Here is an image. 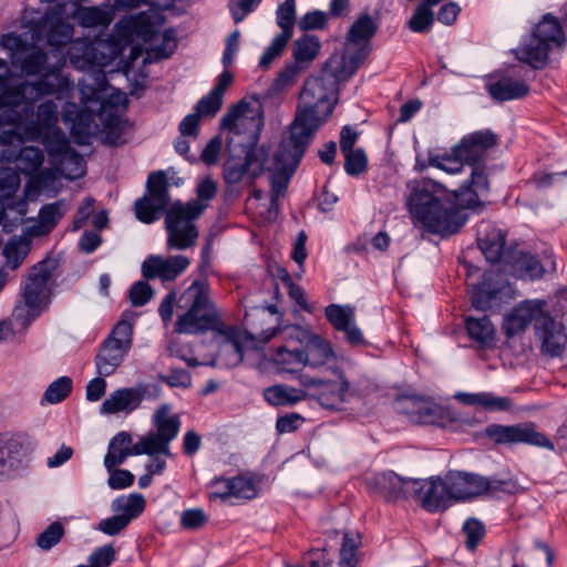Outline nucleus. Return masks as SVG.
Returning <instances> with one entry per match:
<instances>
[{"instance_id": "f257e3e1", "label": "nucleus", "mask_w": 567, "mask_h": 567, "mask_svg": "<svg viewBox=\"0 0 567 567\" xmlns=\"http://www.w3.org/2000/svg\"><path fill=\"white\" fill-rule=\"evenodd\" d=\"M405 208L414 225L442 239L460 234L470 219L454 189L429 177L408 181Z\"/></svg>"}, {"instance_id": "f03ea898", "label": "nucleus", "mask_w": 567, "mask_h": 567, "mask_svg": "<svg viewBox=\"0 0 567 567\" xmlns=\"http://www.w3.org/2000/svg\"><path fill=\"white\" fill-rule=\"evenodd\" d=\"M334 109H326L324 115L318 109H297L289 125V137L284 140L275 154L278 171L270 178V203L276 205L278 198L287 192L288 184L297 171L316 132L326 123Z\"/></svg>"}, {"instance_id": "7ed1b4c3", "label": "nucleus", "mask_w": 567, "mask_h": 567, "mask_svg": "<svg viewBox=\"0 0 567 567\" xmlns=\"http://www.w3.org/2000/svg\"><path fill=\"white\" fill-rule=\"evenodd\" d=\"M249 115L256 128L254 141L246 147L244 161L235 157L225 161L223 165V179L225 184L230 185L245 182L247 185L252 186L256 179L265 172L266 153L262 148H257L259 133L264 126V109H229V112L220 121V128L239 134L241 132L239 122Z\"/></svg>"}, {"instance_id": "20e7f679", "label": "nucleus", "mask_w": 567, "mask_h": 567, "mask_svg": "<svg viewBox=\"0 0 567 567\" xmlns=\"http://www.w3.org/2000/svg\"><path fill=\"white\" fill-rule=\"evenodd\" d=\"M210 244H206L200 250L198 264L199 279L185 289L181 296V302L185 301L188 309L178 316L175 322V331L184 334H198L213 330L219 322L215 307L209 297V284L207 269L210 267Z\"/></svg>"}, {"instance_id": "39448f33", "label": "nucleus", "mask_w": 567, "mask_h": 567, "mask_svg": "<svg viewBox=\"0 0 567 567\" xmlns=\"http://www.w3.org/2000/svg\"><path fill=\"white\" fill-rule=\"evenodd\" d=\"M72 83L59 72L47 74L41 81L13 83L12 73L6 60L0 58V106H31L33 102L53 95L56 100L68 97Z\"/></svg>"}, {"instance_id": "423d86ee", "label": "nucleus", "mask_w": 567, "mask_h": 567, "mask_svg": "<svg viewBox=\"0 0 567 567\" xmlns=\"http://www.w3.org/2000/svg\"><path fill=\"white\" fill-rule=\"evenodd\" d=\"M498 141V135L491 128L467 133L449 152L431 153L430 164L449 174L460 173L465 165L487 162L488 153Z\"/></svg>"}, {"instance_id": "0eeeda50", "label": "nucleus", "mask_w": 567, "mask_h": 567, "mask_svg": "<svg viewBox=\"0 0 567 567\" xmlns=\"http://www.w3.org/2000/svg\"><path fill=\"white\" fill-rule=\"evenodd\" d=\"M565 35L560 19L553 13H545L515 50V56L534 70H543L549 63V54L553 50L566 48Z\"/></svg>"}, {"instance_id": "6e6552de", "label": "nucleus", "mask_w": 567, "mask_h": 567, "mask_svg": "<svg viewBox=\"0 0 567 567\" xmlns=\"http://www.w3.org/2000/svg\"><path fill=\"white\" fill-rule=\"evenodd\" d=\"M55 268L54 260L43 259L31 267L25 282L21 285L22 301L16 305L12 317L22 328H29L48 308L50 298L42 293Z\"/></svg>"}, {"instance_id": "1a4fd4ad", "label": "nucleus", "mask_w": 567, "mask_h": 567, "mask_svg": "<svg viewBox=\"0 0 567 567\" xmlns=\"http://www.w3.org/2000/svg\"><path fill=\"white\" fill-rule=\"evenodd\" d=\"M515 297V291L505 272L488 269L472 286L471 303L480 311H501Z\"/></svg>"}, {"instance_id": "9d476101", "label": "nucleus", "mask_w": 567, "mask_h": 567, "mask_svg": "<svg viewBox=\"0 0 567 567\" xmlns=\"http://www.w3.org/2000/svg\"><path fill=\"white\" fill-rule=\"evenodd\" d=\"M132 346L133 324L122 319L115 323L109 336L100 343L99 352L94 358L97 374L112 375L123 363Z\"/></svg>"}, {"instance_id": "9b49d317", "label": "nucleus", "mask_w": 567, "mask_h": 567, "mask_svg": "<svg viewBox=\"0 0 567 567\" xmlns=\"http://www.w3.org/2000/svg\"><path fill=\"white\" fill-rule=\"evenodd\" d=\"M467 166L471 167L468 177L454 192L465 213L480 214L485 207L482 197H486L491 192L489 178L496 172L503 171L504 166L491 161Z\"/></svg>"}, {"instance_id": "f8f14e48", "label": "nucleus", "mask_w": 567, "mask_h": 567, "mask_svg": "<svg viewBox=\"0 0 567 567\" xmlns=\"http://www.w3.org/2000/svg\"><path fill=\"white\" fill-rule=\"evenodd\" d=\"M169 183L165 171H154L147 176L146 192L135 202L136 218L144 224L159 219L161 214L169 206Z\"/></svg>"}, {"instance_id": "ddd939ff", "label": "nucleus", "mask_w": 567, "mask_h": 567, "mask_svg": "<svg viewBox=\"0 0 567 567\" xmlns=\"http://www.w3.org/2000/svg\"><path fill=\"white\" fill-rule=\"evenodd\" d=\"M484 436L498 445H530L554 450V443L544 433L538 432L533 422H520L512 425L488 424Z\"/></svg>"}, {"instance_id": "4468645a", "label": "nucleus", "mask_w": 567, "mask_h": 567, "mask_svg": "<svg viewBox=\"0 0 567 567\" xmlns=\"http://www.w3.org/2000/svg\"><path fill=\"white\" fill-rule=\"evenodd\" d=\"M78 91L84 105L96 102L100 106H127L128 103L127 95L110 85L101 69L80 79Z\"/></svg>"}, {"instance_id": "2eb2a0df", "label": "nucleus", "mask_w": 567, "mask_h": 567, "mask_svg": "<svg viewBox=\"0 0 567 567\" xmlns=\"http://www.w3.org/2000/svg\"><path fill=\"white\" fill-rule=\"evenodd\" d=\"M412 493L420 506L431 514L444 513L454 505L447 473L444 477L432 476L427 481L414 478Z\"/></svg>"}, {"instance_id": "dca6fc26", "label": "nucleus", "mask_w": 567, "mask_h": 567, "mask_svg": "<svg viewBox=\"0 0 567 567\" xmlns=\"http://www.w3.org/2000/svg\"><path fill=\"white\" fill-rule=\"evenodd\" d=\"M334 380L321 378H311L308 382L310 386L316 388V398L321 406L328 410H341L350 390V383L341 369L336 368Z\"/></svg>"}, {"instance_id": "f3484780", "label": "nucleus", "mask_w": 567, "mask_h": 567, "mask_svg": "<svg viewBox=\"0 0 567 567\" xmlns=\"http://www.w3.org/2000/svg\"><path fill=\"white\" fill-rule=\"evenodd\" d=\"M414 478H405L393 471L374 474L368 487L372 494L379 495L389 503L408 499L412 494Z\"/></svg>"}, {"instance_id": "a211bd4d", "label": "nucleus", "mask_w": 567, "mask_h": 567, "mask_svg": "<svg viewBox=\"0 0 567 567\" xmlns=\"http://www.w3.org/2000/svg\"><path fill=\"white\" fill-rule=\"evenodd\" d=\"M64 121L72 120L70 133L78 145L85 146L99 137L100 112L96 109H62Z\"/></svg>"}, {"instance_id": "6ab92c4d", "label": "nucleus", "mask_w": 567, "mask_h": 567, "mask_svg": "<svg viewBox=\"0 0 567 567\" xmlns=\"http://www.w3.org/2000/svg\"><path fill=\"white\" fill-rule=\"evenodd\" d=\"M302 106H336L339 101V85L323 73L306 80L300 93Z\"/></svg>"}, {"instance_id": "aec40b11", "label": "nucleus", "mask_w": 567, "mask_h": 567, "mask_svg": "<svg viewBox=\"0 0 567 567\" xmlns=\"http://www.w3.org/2000/svg\"><path fill=\"white\" fill-rule=\"evenodd\" d=\"M447 482L452 489L454 504L471 502L486 494V477L476 473L450 470Z\"/></svg>"}, {"instance_id": "412c9836", "label": "nucleus", "mask_w": 567, "mask_h": 567, "mask_svg": "<svg viewBox=\"0 0 567 567\" xmlns=\"http://www.w3.org/2000/svg\"><path fill=\"white\" fill-rule=\"evenodd\" d=\"M320 48V41L316 35L305 34L297 39L292 47V55L296 62L287 64L279 72L274 82V87L278 90L289 84L299 72L298 64L312 61L318 55Z\"/></svg>"}, {"instance_id": "4be33fe9", "label": "nucleus", "mask_w": 567, "mask_h": 567, "mask_svg": "<svg viewBox=\"0 0 567 567\" xmlns=\"http://www.w3.org/2000/svg\"><path fill=\"white\" fill-rule=\"evenodd\" d=\"M369 55V48L361 47L353 53L334 52L324 63L321 73L336 80V84L350 79Z\"/></svg>"}, {"instance_id": "5701e85b", "label": "nucleus", "mask_w": 567, "mask_h": 567, "mask_svg": "<svg viewBox=\"0 0 567 567\" xmlns=\"http://www.w3.org/2000/svg\"><path fill=\"white\" fill-rule=\"evenodd\" d=\"M477 245L485 259L491 264L503 262L506 265V256L509 247H506V233L487 223L477 231Z\"/></svg>"}, {"instance_id": "b1692460", "label": "nucleus", "mask_w": 567, "mask_h": 567, "mask_svg": "<svg viewBox=\"0 0 567 567\" xmlns=\"http://www.w3.org/2000/svg\"><path fill=\"white\" fill-rule=\"evenodd\" d=\"M505 269L515 278L524 280L540 279L545 272V266L537 256L516 247H509Z\"/></svg>"}, {"instance_id": "393cba45", "label": "nucleus", "mask_w": 567, "mask_h": 567, "mask_svg": "<svg viewBox=\"0 0 567 567\" xmlns=\"http://www.w3.org/2000/svg\"><path fill=\"white\" fill-rule=\"evenodd\" d=\"M561 326L546 313L537 319L535 323V336L542 342V352L550 357H559L565 350L567 336L563 332Z\"/></svg>"}, {"instance_id": "a878e982", "label": "nucleus", "mask_w": 567, "mask_h": 567, "mask_svg": "<svg viewBox=\"0 0 567 567\" xmlns=\"http://www.w3.org/2000/svg\"><path fill=\"white\" fill-rule=\"evenodd\" d=\"M100 112V141L107 146L116 147L125 141L122 138L128 120L118 111H127L128 109H96Z\"/></svg>"}, {"instance_id": "bb28decb", "label": "nucleus", "mask_w": 567, "mask_h": 567, "mask_svg": "<svg viewBox=\"0 0 567 567\" xmlns=\"http://www.w3.org/2000/svg\"><path fill=\"white\" fill-rule=\"evenodd\" d=\"M42 144L54 163L69 161L78 165L83 162L81 154L70 145V141L59 126L47 128L42 137Z\"/></svg>"}, {"instance_id": "cd10ccee", "label": "nucleus", "mask_w": 567, "mask_h": 567, "mask_svg": "<svg viewBox=\"0 0 567 567\" xmlns=\"http://www.w3.org/2000/svg\"><path fill=\"white\" fill-rule=\"evenodd\" d=\"M24 53L25 55L23 58L20 56L17 63L23 73L27 75L42 74V78L39 80L41 81L47 74L51 72H59L63 78L68 79L72 83V86H74V83L63 74L60 68L48 66V54L42 49L32 47L30 50L27 49ZM74 90L75 87L72 89L68 97L60 100L64 101L62 106H79L76 103L70 101Z\"/></svg>"}, {"instance_id": "c85d7f7f", "label": "nucleus", "mask_w": 567, "mask_h": 567, "mask_svg": "<svg viewBox=\"0 0 567 567\" xmlns=\"http://www.w3.org/2000/svg\"><path fill=\"white\" fill-rule=\"evenodd\" d=\"M145 392L142 388H120L102 403L100 411L103 414L132 413L140 408L145 399Z\"/></svg>"}, {"instance_id": "c756f323", "label": "nucleus", "mask_w": 567, "mask_h": 567, "mask_svg": "<svg viewBox=\"0 0 567 567\" xmlns=\"http://www.w3.org/2000/svg\"><path fill=\"white\" fill-rule=\"evenodd\" d=\"M542 316H546L543 312L542 305H533L528 300L523 301L505 316L503 331L511 339L525 330L533 320L536 322Z\"/></svg>"}, {"instance_id": "7c9ffc66", "label": "nucleus", "mask_w": 567, "mask_h": 567, "mask_svg": "<svg viewBox=\"0 0 567 567\" xmlns=\"http://www.w3.org/2000/svg\"><path fill=\"white\" fill-rule=\"evenodd\" d=\"M68 56L71 64L83 71H95V66H103V54L99 52L95 43L89 39H76L70 43Z\"/></svg>"}, {"instance_id": "2f4dec72", "label": "nucleus", "mask_w": 567, "mask_h": 567, "mask_svg": "<svg viewBox=\"0 0 567 567\" xmlns=\"http://www.w3.org/2000/svg\"><path fill=\"white\" fill-rule=\"evenodd\" d=\"M464 328L468 339L480 350H492L496 347V329L489 317L484 315L481 318L467 316L464 318Z\"/></svg>"}, {"instance_id": "473e14b6", "label": "nucleus", "mask_w": 567, "mask_h": 567, "mask_svg": "<svg viewBox=\"0 0 567 567\" xmlns=\"http://www.w3.org/2000/svg\"><path fill=\"white\" fill-rule=\"evenodd\" d=\"M29 447L20 436L0 435V474L20 466L28 455Z\"/></svg>"}, {"instance_id": "72a5a7b5", "label": "nucleus", "mask_w": 567, "mask_h": 567, "mask_svg": "<svg viewBox=\"0 0 567 567\" xmlns=\"http://www.w3.org/2000/svg\"><path fill=\"white\" fill-rule=\"evenodd\" d=\"M72 18L83 28H107L114 19V10L107 3L96 7L76 6Z\"/></svg>"}, {"instance_id": "f704fd0d", "label": "nucleus", "mask_w": 567, "mask_h": 567, "mask_svg": "<svg viewBox=\"0 0 567 567\" xmlns=\"http://www.w3.org/2000/svg\"><path fill=\"white\" fill-rule=\"evenodd\" d=\"M331 343L316 333H311L302 349L305 367L318 368L334 358Z\"/></svg>"}, {"instance_id": "c9c22d12", "label": "nucleus", "mask_w": 567, "mask_h": 567, "mask_svg": "<svg viewBox=\"0 0 567 567\" xmlns=\"http://www.w3.org/2000/svg\"><path fill=\"white\" fill-rule=\"evenodd\" d=\"M411 402L412 409L400 410L408 414L413 421L421 424L441 425L442 409L439 405L424 404L417 395H402L398 398V402Z\"/></svg>"}, {"instance_id": "e433bc0d", "label": "nucleus", "mask_w": 567, "mask_h": 567, "mask_svg": "<svg viewBox=\"0 0 567 567\" xmlns=\"http://www.w3.org/2000/svg\"><path fill=\"white\" fill-rule=\"evenodd\" d=\"M491 96L497 102H506L525 96L529 92V86L518 79L509 76L501 78L486 84Z\"/></svg>"}, {"instance_id": "4c0bfd02", "label": "nucleus", "mask_w": 567, "mask_h": 567, "mask_svg": "<svg viewBox=\"0 0 567 567\" xmlns=\"http://www.w3.org/2000/svg\"><path fill=\"white\" fill-rule=\"evenodd\" d=\"M377 21L369 13H361L357 20L351 24L348 33L347 41L349 44L370 48V40L378 31Z\"/></svg>"}, {"instance_id": "58836bf2", "label": "nucleus", "mask_w": 567, "mask_h": 567, "mask_svg": "<svg viewBox=\"0 0 567 567\" xmlns=\"http://www.w3.org/2000/svg\"><path fill=\"white\" fill-rule=\"evenodd\" d=\"M307 392L285 384H275L264 390V398L272 406H293L305 400Z\"/></svg>"}, {"instance_id": "ea45409f", "label": "nucleus", "mask_w": 567, "mask_h": 567, "mask_svg": "<svg viewBox=\"0 0 567 567\" xmlns=\"http://www.w3.org/2000/svg\"><path fill=\"white\" fill-rule=\"evenodd\" d=\"M456 398L465 405H480L489 412L507 411L512 406L509 398L496 396L492 392L460 393Z\"/></svg>"}, {"instance_id": "a19ab883", "label": "nucleus", "mask_w": 567, "mask_h": 567, "mask_svg": "<svg viewBox=\"0 0 567 567\" xmlns=\"http://www.w3.org/2000/svg\"><path fill=\"white\" fill-rule=\"evenodd\" d=\"M278 372L295 374L302 370L303 357L302 349L290 350L285 346L278 347L271 358Z\"/></svg>"}, {"instance_id": "79ce46f5", "label": "nucleus", "mask_w": 567, "mask_h": 567, "mask_svg": "<svg viewBox=\"0 0 567 567\" xmlns=\"http://www.w3.org/2000/svg\"><path fill=\"white\" fill-rule=\"evenodd\" d=\"M261 482L259 475H244L239 474L231 477L233 485L227 491V495L233 497L251 501L258 496V484Z\"/></svg>"}, {"instance_id": "37998d69", "label": "nucleus", "mask_w": 567, "mask_h": 567, "mask_svg": "<svg viewBox=\"0 0 567 567\" xmlns=\"http://www.w3.org/2000/svg\"><path fill=\"white\" fill-rule=\"evenodd\" d=\"M125 28L144 41H148L157 32L156 17L153 13L140 12L125 20Z\"/></svg>"}, {"instance_id": "c03bdc74", "label": "nucleus", "mask_w": 567, "mask_h": 567, "mask_svg": "<svg viewBox=\"0 0 567 567\" xmlns=\"http://www.w3.org/2000/svg\"><path fill=\"white\" fill-rule=\"evenodd\" d=\"M167 245L177 249H187L193 246L198 237V230L193 223L166 229Z\"/></svg>"}, {"instance_id": "a18cd8bd", "label": "nucleus", "mask_w": 567, "mask_h": 567, "mask_svg": "<svg viewBox=\"0 0 567 567\" xmlns=\"http://www.w3.org/2000/svg\"><path fill=\"white\" fill-rule=\"evenodd\" d=\"M168 411V405L164 404L156 411V427L157 435L166 444L173 441L181 427V421L177 415L165 417V413Z\"/></svg>"}, {"instance_id": "49530a36", "label": "nucleus", "mask_w": 567, "mask_h": 567, "mask_svg": "<svg viewBox=\"0 0 567 567\" xmlns=\"http://www.w3.org/2000/svg\"><path fill=\"white\" fill-rule=\"evenodd\" d=\"M324 316L334 330L340 332L355 320L354 309L349 305L331 303L326 307Z\"/></svg>"}, {"instance_id": "de8ad7c7", "label": "nucleus", "mask_w": 567, "mask_h": 567, "mask_svg": "<svg viewBox=\"0 0 567 567\" xmlns=\"http://www.w3.org/2000/svg\"><path fill=\"white\" fill-rule=\"evenodd\" d=\"M233 73L225 70L216 79V83L213 89L204 95L195 106H221L223 97L233 82Z\"/></svg>"}, {"instance_id": "09e8293b", "label": "nucleus", "mask_w": 567, "mask_h": 567, "mask_svg": "<svg viewBox=\"0 0 567 567\" xmlns=\"http://www.w3.org/2000/svg\"><path fill=\"white\" fill-rule=\"evenodd\" d=\"M145 497L142 494L133 493L125 501L124 496L117 497L112 502V511L124 512L122 515L132 519L137 518L145 509Z\"/></svg>"}, {"instance_id": "8fccbe9b", "label": "nucleus", "mask_w": 567, "mask_h": 567, "mask_svg": "<svg viewBox=\"0 0 567 567\" xmlns=\"http://www.w3.org/2000/svg\"><path fill=\"white\" fill-rule=\"evenodd\" d=\"M73 33L74 28L71 23L62 19H56L50 23L45 32V39L49 45L61 48L72 42Z\"/></svg>"}, {"instance_id": "3c124183", "label": "nucleus", "mask_w": 567, "mask_h": 567, "mask_svg": "<svg viewBox=\"0 0 567 567\" xmlns=\"http://www.w3.org/2000/svg\"><path fill=\"white\" fill-rule=\"evenodd\" d=\"M43 161V151L37 146H23L17 155V166L24 174L39 169Z\"/></svg>"}, {"instance_id": "603ef678", "label": "nucleus", "mask_w": 567, "mask_h": 567, "mask_svg": "<svg viewBox=\"0 0 567 567\" xmlns=\"http://www.w3.org/2000/svg\"><path fill=\"white\" fill-rule=\"evenodd\" d=\"M462 532L465 535V548L470 553H475L480 543L486 535L485 525L476 517H468L463 523Z\"/></svg>"}, {"instance_id": "864d4df0", "label": "nucleus", "mask_w": 567, "mask_h": 567, "mask_svg": "<svg viewBox=\"0 0 567 567\" xmlns=\"http://www.w3.org/2000/svg\"><path fill=\"white\" fill-rule=\"evenodd\" d=\"M73 390V381L70 377L63 375L54 380L47 388L42 401L50 404H58L64 401Z\"/></svg>"}, {"instance_id": "5fc2aeb1", "label": "nucleus", "mask_w": 567, "mask_h": 567, "mask_svg": "<svg viewBox=\"0 0 567 567\" xmlns=\"http://www.w3.org/2000/svg\"><path fill=\"white\" fill-rule=\"evenodd\" d=\"M344 156V171L349 176L358 177L368 169V156L363 148L359 147L342 153Z\"/></svg>"}, {"instance_id": "6e6d98bb", "label": "nucleus", "mask_w": 567, "mask_h": 567, "mask_svg": "<svg viewBox=\"0 0 567 567\" xmlns=\"http://www.w3.org/2000/svg\"><path fill=\"white\" fill-rule=\"evenodd\" d=\"M276 21L278 27L281 29V32H286L287 34H290V38H292L293 25L296 22L295 0H285L278 6L276 11Z\"/></svg>"}, {"instance_id": "4d7b16f0", "label": "nucleus", "mask_w": 567, "mask_h": 567, "mask_svg": "<svg viewBox=\"0 0 567 567\" xmlns=\"http://www.w3.org/2000/svg\"><path fill=\"white\" fill-rule=\"evenodd\" d=\"M434 22V14L429 4L421 3L416 7L413 16L409 20V28L413 32H427Z\"/></svg>"}, {"instance_id": "13d9d810", "label": "nucleus", "mask_w": 567, "mask_h": 567, "mask_svg": "<svg viewBox=\"0 0 567 567\" xmlns=\"http://www.w3.org/2000/svg\"><path fill=\"white\" fill-rule=\"evenodd\" d=\"M189 265V259L186 256H171L168 258L162 257L161 279L171 281L176 279Z\"/></svg>"}, {"instance_id": "bf43d9fd", "label": "nucleus", "mask_w": 567, "mask_h": 567, "mask_svg": "<svg viewBox=\"0 0 567 567\" xmlns=\"http://www.w3.org/2000/svg\"><path fill=\"white\" fill-rule=\"evenodd\" d=\"M64 203L62 199L45 204L39 210V218L41 226L47 228V231L53 229L60 219L63 217Z\"/></svg>"}, {"instance_id": "052dcab7", "label": "nucleus", "mask_w": 567, "mask_h": 567, "mask_svg": "<svg viewBox=\"0 0 567 567\" xmlns=\"http://www.w3.org/2000/svg\"><path fill=\"white\" fill-rule=\"evenodd\" d=\"M196 112L186 115L179 123L178 130L183 136H197L199 133V123L203 115H214L220 109H195Z\"/></svg>"}, {"instance_id": "680f3d73", "label": "nucleus", "mask_w": 567, "mask_h": 567, "mask_svg": "<svg viewBox=\"0 0 567 567\" xmlns=\"http://www.w3.org/2000/svg\"><path fill=\"white\" fill-rule=\"evenodd\" d=\"M290 39V34H287L286 32H280L277 34L272 39L271 43L265 49L262 55L260 56L259 65L264 69H267L275 59L280 56Z\"/></svg>"}, {"instance_id": "e2e57ef3", "label": "nucleus", "mask_w": 567, "mask_h": 567, "mask_svg": "<svg viewBox=\"0 0 567 567\" xmlns=\"http://www.w3.org/2000/svg\"><path fill=\"white\" fill-rule=\"evenodd\" d=\"M157 379L169 388L190 389L193 385L192 373L184 368H171L168 374L159 373Z\"/></svg>"}, {"instance_id": "0e129e2a", "label": "nucleus", "mask_w": 567, "mask_h": 567, "mask_svg": "<svg viewBox=\"0 0 567 567\" xmlns=\"http://www.w3.org/2000/svg\"><path fill=\"white\" fill-rule=\"evenodd\" d=\"M65 534L64 526L61 522L51 523L38 537L37 545L43 550H50Z\"/></svg>"}, {"instance_id": "69168bd1", "label": "nucleus", "mask_w": 567, "mask_h": 567, "mask_svg": "<svg viewBox=\"0 0 567 567\" xmlns=\"http://www.w3.org/2000/svg\"><path fill=\"white\" fill-rule=\"evenodd\" d=\"M154 290L146 280L135 281L128 291V298L134 307L145 306L153 297Z\"/></svg>"}, {"instance_id": "338daca9", "label": "nucleus", "mask_w": 567, "mask_h": 567, "mask_svg": "<svg viewBox=\"0 0 567 567\" xmlns=\"http://www.w3.org/2000/svg\"><path fill=\"white\" fill-rule=\"evenodd\" d=\"M0 45L9 52L13 64L18 63L19 54L25 52L28 49L27 42L14 33L3 34L0 39Z\"/></svg>"}, {"instance_id": "774afa93", "label": "nucleus", "mask_w": 567, "mask_h": 567, "mask_svg": "<svg viewBox=\"0 0 567 567\" xmlns=\"http://www.w3.org/2000/svg\"><path fill=\"white\" fill-rule=\"evenodd\" d=\"M116 559V550L112 544L96 548L89 557L92 567H110Z\"/></svg>"}]
</instances>
